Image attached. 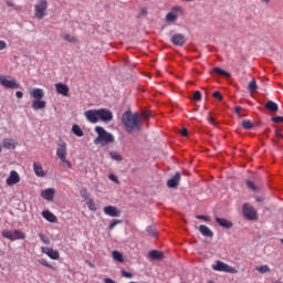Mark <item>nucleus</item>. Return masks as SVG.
<instances>
[{"label": "nucleus", "instance_id": "57", "mask_svg": "<svg viewBox=\"0 0 283 283\" xmlns=\"http://www.w3.org/2000/svg\"><path fill=\"white\" fill-rule=\"evenodd\" d=\"M275 136H277V138H283V134L281 130H275Z\"/></svg>", "mask_w": 283, "mask_h": 283}, {"label": "nucleus", "instance_id": "14", "mask_svg": "<svg viewBox=\"0 0 283 283\" xmlns=\"http://www.w3.org/2000/svg\"><path fill=\"white\" fill-rule=\"evenodd\" d=\"M55 90L61 96L70 97V87L63 83L55 84Z\"/></svg>", "mask_w": 283, "mask_h": 283}, {"label": "nucleus", "instance_id": "41", "mask_svg": "<svg viewBox=\"0 0 283 283\" xmlns=\"http://www.w3.org/2000/svg\"><path fill=\"white\" fill-rule=\"evenodd\" d=\"M39 264H41L42 266H46L48 269H54V266L50 264L45 259H41L39 261Z\"/></svg>", "mask_w": 283, "mask_h": 283}, {"label": "nucleus", "instance_id": "32", "mask_svg": "<svg viewBox=\"0 0 283 283\" xmlns=\"http://www.w3.org/2000/svg\"><path fill=\"white\" fill-rule=\"evenodd\" d=\"M72 132L75 134V136H78L80 138L83 136V129H81V126L74 124L72 126Z\"/></svg>", "mask_w": 283, "mask_h": 283}, {"label": "nucleus", "instance_id": "33", "mask_svg": "<svg viewBox=\"0 0 283 283\" xmlns=\"http://www.w3.org/2000/svg\"><path fill=\"white\" fill-rule=\"evenodd\" d=\"M13 231L10 230H3L2 237H4L7 240H11V242H14Z\"/></svg>", "mask_w": 283, "mask_h": 283}, {"label": "nucleus", "instance_id": "50", "mask_svg": "<svg viewBox=\"0 0 283 283\" xmlns=\"http://www.w3.org/2000/svg\"><path fill=\"white\" fill-rule=\"evenodd\" d=\"M147 233H149V235H156V230L151 227L147 228Z\"/></svg>", "mask_w": 283, "mask_h": 283}, {"label": "nucleus", "instance_id": "7", "mask_svg": "<svg viewBox=\"0 0 283 283\" xmlns=\"http://www.w3.org/2000/svg\"><path fill=\"white\" fill-rule=\"evenodd\" d=\"M242 213L247 220H258V210L251 203H243Z\"/></svg>", "mask_w": 283, "mask_h": 283}, {"label": "nucleus", "instance_id": "48", "mask_svg": "<svg viewBox=\"0 0 283 283\" xmlns=\"http://www.w3.org/2000/svg\"><path fill=\"white\" fill-rule=\"evenodd\" d=\"M272 122L273 123H283V117L282 116L272 117Z\"/></svg>", "mask_w": 283, "mask_h": 283}, {"label": "nucleus", "instance_id": "15", "mask_svg": "<svg viewBox=\"0 0 283 283\" xmlns=\"http://www.w3.org/2000/svg\"><path fill=\"white\" fill-rule=\"evenodd\" d=\"M42 253L48 255V258H50L51 260H59V258H61V254L59 253V251L52 248H42Z\"/></svg>", "mask_w": 283, "mask_h": 283}, {"label": "nucleus", "instance_id": "61", "mask_svg": "<svg viewBox=\"0 0 283 283\" xmlns=\"http://www.w3.org/2000/svg\"><path fill=\"white\" fill-rule=\"evenodd\" d=\"M281 243L283 244V239H281Z\"/></svg>", "mask_w": 283, "mask_h": 283}, {"label": "nucleus", "instance_id": "23", "mask_svg": "<svg viewBox=\"0 0 283 283\" xmlns=\"http://www.w3.org/2000/svg\"><path fill=\"white\" fill-rule=\"evenodd\" d=\"M199 231L205 238H213V231H211L207 226H200Z\"/></svg>", "mask_w": 283, "mask_h": 283}, {"label": "nucleus", "instance_id": "10", "mask_svg": "<svg viewBox=\"0 0 283 283\" xmlns=\"http://www.w3.org/2000/svg\"><path fill=\"white\" fill-rule=\"evenodd\" d=\"M19 182H21V176H19L17 170H11L9 177L6 180V184L8 187H12L14 185H19Z\"/></svg>", "mask_w": 283, "mask_h": 283}, {"label": "nucleus", "instance_id": "19", "mask_svg": "<svg viewBox=\"0 0 283 283\" xmlns=\"http://www.w3.org/2000/svg\"><path fill=\"white\" fill-rule=\"evenodd\" d=\"M33 171L38 178H44L45 170H43V166L39 163H33Z\"/></svg>", "mask_w": 283, "mask_h": 283}, {"label": "nucleus", "instance_id": "52", "mask_svg": "<svg viewBox=\"0 0 283 283\" xmlns=\"http://www.w3.org/2000/svg\"><path fill=\"white\" fill-rule=\"evenodd\" d=\"M139 14L140 17H145L147 14V8H142Z\"/></svg>", "mask_w": 283, "mask_h": 283}, {"label": "nucleus", "instance_id": "28", "mask_svg": "<svg viewBox=\"0 0 283 283\" xmlns=\"http://www.w3.org/2000/svg\"><path fill=\"white\" fill-rule=\"evenodd\" d=\"M265 109H269L270 112H277V109H280V107L277 106V104L273 101H269L265 104Z\"/></svg>", "mask_w": 283, "mask_h": 283}, {"label": "nucleus", "instance_id": "21", "mask_svg": "<svg viewBox=\"0 0 283 283\" xmlns=\"http://www.w3.org/2000/svg\"><path fill=\"white\" fill-rule=\"evenodd\" d=\"M148 258L149 260H163V258H165V254L158 250H151L148 253Z\"/></svg>", "mask_w": 283, "mask_h": 283}, {"label": "nucleus", "instance_id": "25", "mask_svg": "<svg viewBox=\"0 0 283 283\" xmlns=\"http://www.w3.org/2000/svg\"><path fill=\"white\" fill-rule=\"evenodd\" d=\"M42 217L44 220H48V222H56V216L54 213L50 212L49 210L42 211Z\"/></svg>", "mask_w": 283, "mask_h": 283}, {"label": "nucleus", "instance_id": "9", "mask_svg": "<svg viewBox=\"0 0 283 283\" xmlns=\"http://www.w3.org/2000/svg\"><path fill=\"white\" fill-rule=\"evenodd\" d=\"M97 116L98 122L102 120V123H111V120H114V113H112L109 108L97 109Z\"/></svg>", "mask_w": 283, "mask_h": 283}, {"label": "nucleus", "instance_id": "6", "mask_svg": "<svg viewBox=\"0 0 283 283\" xmlns=\"http://www.w3.org/2000/svg\"><path fill=\"white\" fill-rule=\"evenodd\" d=\"M0 85L7 90H18L19 83L12 76L0 75Z\"/></svg>", "mask_w": 283, "mask_h": 283}, {"label": "nucleus", "instance_id": "59", "mask_svg": "<svg viewBox=\"0 0 283 283\" xmlns=\"http://www.w3.org/2000/svg\"><path fill=\"white\" fill-rule=\"evenodd\" d=\"M182 1H188L189 2V1H195V0H182Z\"/></svg>", "mask_w": 283, "mask_h": 283}, {"label": "nucleus", "instance_id": "38", "mask_svg": "<svg viewBox=\"0 0 283 283\" xmlns=\"http://www.w3.org/2000/svg\"><path fill=\"white\" fill-rule=\"evenodd\" d=\"M90 211H96V202H94V200L90 199L87 202H86Z\"/></svg>", "mask_w": 283, "mask_h": 283}, {"label": "nucleus", "instance_id": "35", "mask_svg": "<svg viewBox=\"0 0 283 283\" xmlns=\"http://www.w3.org/2000/svg\"><path fill=\"white\" fill-rule=\"evenodd\" d=\"M109 156L113 160H116L117 163H120L123 160V156L116 151H111Z\"/></svg>", "mask_w": 283, "mask_h": 283}, {"label": "nucleus", "instance_id": "54", "mask_svg": "<svg viewBox=\"0 0 283 283\" xmlns=\"http://www.w3.org/2000/svg\"><path fill=\"white\" fill-rule=\"evenodd\" d=\"M15 96H17V98H23V92L18 91V92L15 93Z\"/></svg>", "mask_w": 283, "mask_h": 283}, {"label": "nucleus", "instance_id": "11", "mask_svg": "<svg viewBox=\"0 0 283 283\" xmlns=\"http://www.w3.org/2000/svg\"><path fill=\"white\" fill-rule=\"evenodd\" d=\"M172 45H177L179 48H182L185 43H187V38H185V34L182 33H176L170 39Z\"/></svg>", "mask_w": 283, "mask_h": 283}, {"label": "nucleus", "instance_id": "53", "mask_svg": "<svg viewBox=\"0 0 283 283\" xmlns=\"http://www.w3.org/2000/svg\"><path fill=\"white\" fill-rule=\"evenodd\" d=\"M181 136L184 137L189 136V132L187 130V128L181 129Z\"/></svg>", "mask_w": 283, "mask_h": 283}, {"label": "nucleus", "instance_id": "22", "mask_svg": "<svg viewBox=\"0 0 283 283\" xmlns=\"http://www.w3.org/2000/svg\"><path fill=\"white\" fill-rule=\"evenodd\" d=\"M41 196L44 200H54V189H45L41 192Z\"/></svg>", "mask_w": 283, "mask_h": 283}, {"label": "nucleus", "instance_id": "42", "mask_svg": "<svg viewBox=\"0 0 283 283\" xmlns=\"http://www.w3.org/2000/svg\"><path fill=\"white\" fill-rule=\"evenodd\" d=\"M139 116L140 118H145L146 120H149V118H151V113L144 111Z\"/></svg>", "mask_w": 283, "mask_h": 283}, {"label": "nucleus", "instance_id": "13", "mask_svg": "<svg viewBox=\"0 0 283 283\" xmlns=\"http://www.w3.org/2000/svg\"><path fill=\"white\" fill-rule=\"evenodd\" d=\"M105 216H109L111 218H120V210L114 206H108L104 208Z\"/></svg>", "mask_w": 283, "mask_h": 283}, {"label": "nucleus", "instance_id": "44", "mask_svg": "<svg viewBox=\"0 0 283 283\" xmlns=\"http://www.w3.org/2000/svg\"><path fill=\"white\" fill-rule=\"evenodd\" d=\"M120 220H113V222L109 223L108 229L109 231H113V229L116 227V224H120Z\"/></svg>", "mask_w": 283, "mask_h": 283}, {"label": "nucleus", "instance_id": "24", "mask_svg": "<svg viewBox=\"0 0 283 283\" xmlns=\"http://www.w3.org/2000/svg\"><path fill=\"white\" fill-rule=\"evenodd\" d=\"M219 74V76H226L227 78H231V73L220 69V67H213L210 74Z\"/></svg>", "mask_w": 283, "mask_h": 283}, {"label": "nucleus", "instance_id": "5", "mask_svg": "<svg viewBox=\"0 0 283 283\" xmlns=\"http://www.w3.org/2000/svg\"><path fill=\"white\" fill-rule=\"evenodd\" d=\"M184 14L185 9H182V7H174L171 11L166 14L165 21L166 23H176L178 17H182Z\"/></svg>", "mask_w": 283, "mask_h": 283}, {"label": "nucleus", "instance_id": "36", "mask_svg": "<svg viewBox=\"0 0 283 283\" xmlns=\"http://www.w3.org/2000/svg\"><path fill=\"white\" fill-rule=\"evenodd\" d=\"M245 185H247L248 189H251V191H258V187L255 186V184H253V181L247 180Z\"/></svg>", "mask_w": 283, "mask_h": 283}, {"label": "nucleus", "instance_id": "49", "mask_svg": "<svg viewBox=\"0 0 283 283\" xmlns=\"http://www.w3.org/2000/svg\"><path fill=\"white\" fill-rule=\"evenodd\" d=\"M6 48H8V43H6L3 40H0V51L6 50Z\"/></svg>", "mask_w": 283, "mask_h": 283}, {"label": "nucleus", "instance_id": "30", "mask_svg": "<svg viewBox=\"0 0 283 283\" xmlns=\"http://www.w3.org/2000/svg\"><path fill=\"white\" fill-rule=\"evenodd\" d=\"M241 125L243 129H253V127H255V125H253V122H251L250 119H243Z\"/></svg>", "mask_w": 283, "mask_h": 283}, {"label": "nucleus", "instance_id": "56", "mask_svg": "<svg viewBox=\"0 0 283 283\" xmlns=\"http://www.w3.org/2000/svg\"><path fill=\"white\" fill-rule=\"evenodd\" d=\"M208 122L210 123V125L216 126V119H213V117H208Z\"/></svg>", "mask_w": 283, "mask_h": 283}, {"label": "nucleus", "instance_id": "2", "mask_svg": "<svg viewBox=\"0 0 283 283\" xmlns=\"http://www.w3.org/2000/svg\"><path fill=\"white\" fill-rule=\"evenodd\" d=\"M95 132L97 137L94 139V145H102V147H105V145L114 143V135L107 133L103 126H96Z\"/></svg>", "mask_w": 283, "mask_h": 283}, {"label": "nucleus", "instance_id": "4", "mask_svg": "<svg viewBox=\"0 0 283 283\" xmlns=\"http://www.w3.org/2000/svg\"><path fill=\"white\" fill-rule=\"evenodd\" d=\"M48 15V0H36L34 4V17L35 19H43Z\"/></svg>", "mask_w": 283, "mask_h": 283}, {"label": "nucleus", "instance_id": "26", "mask_svg": "<svg viewBox=\"0 0 283 283\" xmlns=\"http://www.w3.org/2000/svg\"><path fill=\"white\" fill-rule=\"evenodd\" d=\"M12 238H13V242L15 240H25V233L21 230H13Z\"/></svg>", "mask_w": 283, "mask_h": 283}, {"label": "nucleus", "instance_id": "47", "mask_svg": "<svg viewBox=\"0 0 283 283\" xmlns=\"http://www.w3.org/2000/svg\"><path fill=\"white\" fill-rule=\"evenodd\" d=\"M196 218L197 220H205V222H209V217L207 216L198 214Z\"/></svg>", "mask_w": 283, "mask_h": 283}, {"label": "nucleus", "instance_id": "51", "mask_svg": "<svg viewBox=\"0 0 283 283\" xmlns=\"http://www.w3.org/2000/svg\"><path fill=\"white\" fill-rule=\"evenodd\" d=\"M122 275L124 277H134V274H132L130 272H127V271H122Z\"/></svg>", "mask_w": 283, "mask_h": 283}, {"label": "nucleus", "instance_id": "8", "mask_svg": "<svg viewBox=\"0 0 283 283\" xmlns=\"http://www.w3.org/2000/svg\"><path fill=\"white\" fill-rule=\"evenodd\" d=\"M212 271H219L221 273H238V270L235 268L222 262V261H217L216 265H212Z\"/></svg>", "mask_w": 283, "mask_h": 283}, {"label": "nucleus", "instance_id": "58", "mask_svg": "<svg viewBox=\"0 0 283 283\" xmlns=\"http://www.w3.org/2000/svg\"><path fill=\"white\" fill-rule=\"evenodd\" d=\"M262 3H265L266 6H269L271 3V0H261Z\"/></svg>", "mask_w": 283, "mask_h": 283}, {"label": "nucleus", "instance_id": "46", "mask_svg": "<svg viewBox=\"0 0 283 283\" xmlns=\"http://www.w3.org/2000/svg\"><path fill=\"white\" fill-rule=\"evenodd\" d=\"M212 96H213V98H218V101H222V98H223V96H222V93H220V92H214L213 94H212Z\"/></svg>", "mask_w": 283, "mask_h": 283}, {"label": "nucleus", "instance_id": "31", "mask_svg": "<svg viewBox=\"0 0 283 283\" xmlns=\"http://www.w3.org/2000/svg\"><path fill=\"white\" fill-rule=\"evenodd\" d=\"M113 259L116 262H125V259L123 258V253L118 252V251H113L112 252Z\"/></svg>", "mask_w": 283, "mask_h": 283}, {"label": "nucleus", "instance_id": "34", "mask_svg": "<svg viewBox=\"0 0 283 283\" xmlns=\"http://www.w3.org/2000/svg\"><path fill=\"white\" fill-rule=\"evenodd\" d=\"M255 271H259V273H269L271 271V269L269 268V265H258L255 266Z\"/></svg>", "mask_w": 283, "mask_h": 283}, {"label": "nucleus", "instance_id": "40", "mask_svg": "<svg viewBox=\"0 0 283 283\" xmlns=\"http://www.w3.org/2000/svg\"><path fill=\"white\" fill-rule=\"evenodd\" d=\"M39 238L43 242V244H50V238L48 235L40 233Z\"/></svg>", "mask_w": 283, "mask_h": 283}, {"label": "nucleus", "instance_id": "27", "mask_svg": "<svg viewBox=\"0 0 283 283\" xmlns=\"http://www.w3.org/2000/svg\"><path fill=\"white\" fill-rule=\"evenodd\" d=\"M248 90L249 92H251V94H255V92H258V81H255V78L251 80V82L249 83Z\"/></svg>", "mask_w": 283, "mask_h": 283}, {"label": "nucleus", "instance_id": "3", "mask_svg": "<svg viewBox=\"0 0 283 283\" xmlns=\"http://www.w3.org/2000/svg\"><path fill=\"white\" fill-rule=\"evenodd\" d=\"M56 156L63 164V167L72 169V163L67 160V144H65V142H61L60 144H57Z\"/></svg>", "mask_w": 283, "mask_h": 283}, {"label": "nucleus", "instance_id": "39", "mask_svg": "<svg viewBox=\"0 0 283 283\" xmlns=\"http://www.w3.org/2000/svg\"><path fill=\"white\" fill-rule=\"evenodd\" d=\"M63 39H64V41H67L69 43H76V39L71 34H64Z\"/></svg>", "mask_w": 283, "mask_h": 283}, {"label": "nucleus", "instance_id": "55", "mask_svg": "<svg viewBox=\"0 0 283 283\" xmlns=\"http://www.w3.org/2000/svg\"><path fill=\"white\" fill-rule=\"evenodd\" d=\"M240 112H242V107L241 106H237L234 108V114H240Z\"/></svg>", "mask_w": 283, "mask_h": 283}, {"label": "nucleus", "instance_id": "43", "mask_svg": "<svg viewBox=\"0 0 283 283\" xmlns=\"http://www.w3.org/2000/svg\"><path fill=\"white\" fill-rule=\"evenodd\" d=\"M109 180H112L113 182H116V185H120V180H118V177L114 174H111L108 176Z\"/></svg>", "mask_w": 283, "mask_h": 283}, {"label": "nucleus", "instance_id": "45", "mask_svg": "<svg viewBox=\"0 0 283 283\" xmlns=\"http://www.w3.org/2000/svg\"><path fill=\"white\" fill-rule=\"evenodd\" d=\"M193 101H202V93H200V91L195 92Z\"/></svg>", "mask_w": 283, "mask_h": 283}, {"label": "nucleus", "instance_id": "60", "mask_svg": "<svg viewBox=\"0 0 283 283\" xmlns=\"http://www.w3.org/2000/svg\"><path fill=\"white\" fill-rule=\"evenodd\" d=\"M2 149H1V146H0V154H1Z\"/></svg>", "mask_w": 283, "mask_h": 283}, {"label": "nucleus", "instance_id": "17", "mask_svg": "<svg viewBox=\"0 0 283 283\" xmlns=\"http://www.w3.org/2000/svg\"><path fill=\"white\" fill-rule=\"evenodd\" d=\"M179 182H180V172H176L175 176L167 181V187H169V189H176Z\"/></svg>", "mask_w": 283, "mask_h": 283}, {"label": "nucleus", "instance_id": "20", "mask_svg": "<svg viewBox=\"0 0 283 283\" xmlns=\"http://www.w3.org/2000/svg\"><path fill=\"white\" fill-rule=\"evenodd\" d=\"M216 222H218V224H220V227H222L223 229H231L233 227V222H231L230 220H227V219L217 217Z\"/></svg>", "mask_w": 283, "mask_h": 283}, {"label": "nucleus", "instance_id": "1", "mask_svg": "<svg viewBox=\"0 0 283 283\" xmlns=\"http://www.w3.org/2000/svg\"><path fill=\"white\" fill-rule=\"evenodd\" d=\"M122 123L127 134H134V132H140L143 127V119L140 118V114L132 113L130 111H126L123 114Z\"/></svg>", "mask_w": 283, "mask_h": 283}, {"label": "nucleus", "instance_id": "18", "mask_svg": "<svg viewBox=\"0 0 283 283\" xmlns=\"http://www.w3.org/2000/svg\"><path fill=\"white\" fill-rule=\"evenodd\" d=\"M31 107L34 111L45 109V107H48V103L43 99H34L31 104Z\"/></svg>", "mask_w": 283, "mask_h": 283}, {"label": "nucleus", "instance_id": "12", "mask_svg": "<svg viewBox=\"0 0 283 283\" xmlns=\"http://www.w3.org/2000/svg\"><path fill=\"white\" fill-rule=\"evenodd\" d=\"M84 116L88 123H98V109H88L84 112Z\"/></svg>", "mask_w": 283, "mask_h": 283}, {"label": "nucleus", "instance_id": "16", "mask_svg": "<svg viewBox=\"0 0 283 283\" xmlns=\"http://www.w3.org/2000/svg\"><path fill=\"white\" fill-rule=\"evenodd\" d=\"M30 95L32 96V98H34V101H43V98L45 97V92L43 91V88H32L30 91Z\"/></svg>", "mask_w": 283, "mask_h": 283}, {"label": "nucleus", "instance_id": "37", "mask_svg": "<svg viewBox=\"0 0 283 283\" xmlns=\"http://www.w3.org/2000/svg\"><path fill=\"white\" fill-rule=\"evenodd\" d=\"M80 195L82 196V198H84V200H90V192H87L86 188H82L80 190Z\"/></svg>", "mask_w": 283, "mask_h": 283}, {"label": "nucleus", "instance_id": "29", "mask_svg": "<svg viewBox=\"0 0 283 283\" xmlns=\"http://www.w3.org/2000/svg\"><path fill=\"white\" fill-rule=\"evenodd\" d=\"M3 147L6 149H14L17 145L14 144V140L6 138L3 139Z\"/></svg>", "mask_w": 283, "mask_h": 283}]
</instances>
